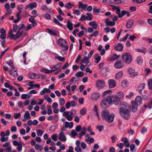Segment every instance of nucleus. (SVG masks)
<instances>
[{
    "mask_svg": "<svg viewBox=\"0 0 152 152\" xmlns=\"http://www.w3.org/2000/svg\"><path fill=\"white\" fill-rule=\"evenodd\" d=\"M130 105L125 102L121 103L120 105L119 112L121 115L125 119H128L130 117Z\"/></svg>",
    "mask_w": 152,
    "mask_h": 152,
    "instance_id": "1",
    "label": "nucleus"
},
{
    "mask_svg": "<svg viewBox=\"0 0 152 152\" xmlns=\"http://www.w3.org/2000/svg\"><path fill=\"white\" fill-rule=\"evenodd\" d=\"M13 31L15 33H17L15 35L14 34L12 33V30H10L9 33V36L11 37L12 39L16 40L19 38V37L22 35L23 32V28L25 27V25L23 24H22V26L20 27L16 24L13 25Z\"/></svg>",
    "mask_w": 152,
    "mask_h": 152,
    "instance_id": "2",
    "label": "nucleus"
},
{
    "mask_svg": "<svg viewBox=\"0 0 152 152\" xmlns=\"http://www.w3.org/2000/svg\"><path fill=\"white\" fill-rule=\"evenodd\" d=\"M101 115L103 120L109 123H111L114 120V115L113 113H110L109 111L107 110H103Z\"/></svg>",
    "mask_w": 152,
    "mask_h": 152,
    "instance_id": "3",
    "label": "nucleus"
},
{
    "mask_svg": "<svg viewBox=\"0 0 152 152\" xmlns=\"http://www.w3.org/2000/svg\"><path fill=\"white\" fill-rule=\"evenodd\" d=\"M112 99L111 96H108L103 99L101 102V106L103 108H106L112 104Z\"/></svg>",
    "mask_w": 152,
    "mask_h": 152,
    "instance_id": "4",
    "label": "nucleus"
},
{
    "mask_svg": "<svg viewBox=\"0 0 152 152\" xmlns=\"http://www.w3.org/2000/svg\"><path fill=\"white\" fill-rule=\"evenodd\" d=\"M77 114V111L75 110H72L68 112L65 111L63 113L64 116L66 117L67 120L69 121H71L73 118V116H74Z\"/></svg>",
    "mask_w": 152,
    "mask_h": 152,
    "instance_id": "5",
    "label": "nucleus"
},
{
    "mask_svg": "<svg viewBox=\"0 0 152 152\" xmlns=\"http://www.w3.org/2000/svg\"><path fill=\"white\" fill-rule=\"evenodd\" d=\"M123 61L126 64L130 63L132 60V57L131 54L128 52L124 53L122 56Z\"/></svg>",
    "mask_w": 152,
    "mask_h": 152,
    "instance_id": "6",
    "label": "nucleus"
},
{
    "mask_svg": "<svg viewBox=\"0 0 152 152\" xmlns=\"http://www.w3.org/2000/svg\"><path fill=\"white\" fill-rule=\"evenodd\" d=\"M101 96V95L100 93L97 92H94L91 94V98L92 100L97 101L100 99Z\"/></svg>",
    "mask_w": 152,
    "mask_h": 152,
    "instance_id": "7",
    "label": "nucleus"
},
{
    "mask_svg": "<svg viewBox=\"0 0 152 152\" xmlns=\"http://www.w3.org/2000/svg\"><path fill=\"white\" fill-rule=\"evenodd\" d=\"M96 87L99 89H101L105 85V82L103 80H98L96 82Z\"/></svg>",
    "mask_w": 152,
    "mask_h": 152,
    "instance_id": "8",
    "label": "nucleus"
},
{
    "mask_svg": "<svg viewBox=\"0 0 152 152\" xmlns=\"http://www.w3.org/2000/svg\"><path fill=\"white\" fill-rule=\"evenodd\" d=\"M111 98L112 99V103H114L115 104H118L120 100V98L118 96H110Z\"/></svg>",
    "mask_w": 152,
    "mask_h": 152,
    "instance_id": "9",
    "label": "nucleus"
},
{
    "mask_svg": "<svg viewBox=\"0 0 152 152\" xmlns=\"http://www.w3.org/2000/svg\"><path fill=\"white\" fill-rule=\"evenodd\" d=\"M123 64L122 62L120 61H115L114 65V66L116 69H120L123 67Z\"/></svg>",
    "mask_w": 152,
    "mask_h": 152,
    "instance_id": "10",
    "label": "nucleus"
},
{
    "mask_svg": "<svg viewBox=\"0 0 152 152\" xmlns=\"http://www.w3.org/2000/svg\"><path fill=\"white\" fill-rule=\"evenodd\" d=\"M132 111L133 112H135L137 109V107L139 104L134 102V101L132 100L131 102Z\"/></svg>",
    "mask_w": 152,
    "mask_h": 152,
    "instance_id": "11",
    "label": "nucleus"
},
{
    "mask_svg": "<svg viewBox=\"0 0 152 152\" xmlns=\"http://www.w3.org/2000/svg\"><path fill=\"white\" fill-rule=\"evenodd\" d=\"M58 44L61 47H64L66 46V41L62 38H60L58 41Z\"/></svg>",
    "mask_w": 152,
    "mask_h": 152,
    "instance_id": "12",
    "label": "nucleus"
},
{
    "mask_svg": "<svg viewBox=\"0 0 152 152\" xmlns=\"http://www.w3.org/2000/svg\"><path fill=\"white\" fill-rule=\"evenodd\" d=\"M58 139L62 142H65L66 138L63 132H60L58 134Z\"/></svg>",
    "mask_w": 152,
    "mask_h": 152,
    "instance_id": "13",
    "label": "nucleus"
},
{
    "mask_svg": "<svg viewBox=\"0 0 152 152\" xmlns=\"http://www.w3.org/2000/svg\"><path fill=\"white\" fill-rule=\"evenodd\" d=\"M17 70V69L15 68V69H10L9 70V74L14 77H17L18 75Z\"/></svg>",
    "mask_w": 152,
    "mask_h": 152,
    "instance_id": "14",
    "label": "nucleus"
},
{
    "mask_svg": "<svg viewBox=\"0 0 152 152\" xmlns=\"http://www.w3.org/2000/svg\"><path fill=\"white\" fill-rule=\"evenodd\" d=\"M109 87L110 88L115 87L116 85V82L113 79H110L108 81Z\"/></svg>",
    "mask_w": 152,
    "mask_h": 152,
    "instance_id": "15",
    "label": "nucleus"
},
{
    "mask_svg": "<svg viewBox=\"0 0 152 152\" xmlns=\"http://www.w3.org/2000/svg\"><path fill=\"white\" fill-rule=\"evenodd\" d=\"M115 49L117 51H121L124 48V45L121 43H119L117 45L115 46Z\"/></svg>",
    "mask_w": 152,
    "mask_h": 152,
    "instance_id": "16",
    "label": "nucleus"
},
{
    "mask_svg": "<svg viewBox=\"0 0 152 152\" xmlns=\"http://www.w3.org/2000/svg\"><path fill=\"white\" fill-rule=\"evenodd\" d=\"M128 71L131 76L134 77L138 75V73L135 72L134 70L132 68H129L128 69Z\"/></svg>",
    "mask_w": 152,
    "mask_h": 152,
    "instance_id": "17",
    "label": "nucleus"
},
{
    "mask_svg": "<svg viewBox=\"0 0 152 152\" xmlns=\"http://www.w3.org/2000/svg\"><path fill=\"white\" fill-rule=\"evenodd\" d=\"M126 14H127L128 16H129V12L128 11L124 10H122L120 14H119V15H118V17L121 18L123 17Z\"/></svg>",
    "mask_w": 152,
    "mask_h": 152,
    "instance_id": "18",
    "label": "nucleus"
},
{
    "mask_svg": "<svg viewBox=\"0 0 152 152\" xmlns=\"http://www.w3.org/2000/svg\"><path fill=\"white\" fill-rule=\"evenodd\" d=\"M135 50L136 52L141 53L144 54H145L147 52L146 49L145 48L137 49Z\"/></svg>",
    "mask_w": 152,
    "mask_h": 152,
    "instance_id": "19",
    "label": "nucleus"
},
{
    "mask_svg": "<svg viewBox=\"0 0 152 152\" xmlns=\"http://www.w3.org/2000/svg\"><path fill=\"white\" fill-rule=\"evenodd\" d=\"M86 142L89 141L90 142H93L94 141V139L93 138L91 137L89 134H87L85 136Z\"/></svg>",
    "mask_w": 152,
    "mask_h": 152,
    "instance_id": "20",
    "label": "nucleus"
},
{
    "mask_svg": "<svg viewBox=\"0 0 152 152\" xmlns=\"http://www.w3.org/2000/svg\"><path fill=\"white\" fill-rule=\"evenodd\" d=\"M73 126V123L72 122H71L69 123L68 122L66 121L65 123V127L67 128L68 127L70 129H72Z\"/></svg>",
    "mask_w": 152,
    "mask_h": 152,
    "instance_id": "21",
    "label": "nucleus"
},
{
    "mask_svg": "<svg viewBox=\"0 0 152 152\" xmlns=\"http://www.w3.org/2000/svg\"><path fill=\"white\" fill-rule=\"evenodd\" d=\"M134 102L140 105L141 104L142 102L141 97L140 96H137L135 98Z\"/></svg>",
    "mask_w": 152,
    "mask_h": 152,
    "instance_id": "22",
    "label": "nucleus"
},
{
    "mask_svg": "<svg viewBox=\"0 0 152 152\" xmlns=\"http://www.w3.org/2000/svg\"><path fill=\"white\" fill-rule=\"evenodd\" d=\"M94 59L95 60V62L96 63H98L100 61L101 57L99 56L98 54H95L94 55Z\"/></svg>",
    "mask_w": 152,
    "mask_h": 152,
    "instance_id": "23",
    "label": "nucleus"
},
{
    "mask_svg": "<svg viewBox=\"0 0 152 152\" xmlns=\"http://www.w3.org/2000/svg\"><path fill=\"white\" fill-rule=\"evenodd\" d=\"M66 25L67 28L70 31H72L73 30V24L69 20H68Z\"/></svg>",
    "mask_w": 152,
    "mask_h": 152,
    "instance_id": "24",
    "label": "nucleus"
},
{
    "mask_svg": "<svg viewBox=\"0 0 152 152\" xmlns=\"http://www.w3.org/2000/svg\"><path fill=\"white\" fill-rule=\"evenodd\" d=\"M48 31V33H50V35L55 36L57 35L58 32L57 30L53 29H49Z\"/></svg>",
    "mask_w": 152,
    "mask_h": 152,
    "instance_id": "25",
    "label": "nucleus"
},
{
    "mask_svg": "<svg viewBox=\"0 0 152 152\" xmlns=\"http://www.w3.org/2000/svg\"><path fill=\"white\" fill-rule=\"evenodd\" d=\"M31 96V94L29 93H28V94H23L21 95V98L23 99H28Z\"/></svg>",
    "mask_w": 152,
    "mask_h": 152,
    "instance_id": "26",
    "label": "nucleus"
},
{
    "mask_svg": "<svg viewBox=\"0 0 152 152\" xmlns=\"http://www.w3.org/2000/svg\"><path fill=\"white\" fill-rule=\"evenodd\" d=\"M143 60L141 56H139L137 57L135 60V62L138 64H141L143 62Z\"/></svg>",
    "mask_w": 152,
    "mask_h": 152,
    "instance_id": "27",
    "label": "nucleus"
},
{
    "mask_svg": "<svg viewBox=\"0 0 152 152\" xmlns=\"http://www.w3.org/2000/svg\"><path fill=\"white\" fill-rule=\"evenodd\" d=\"M145 83H141L138 87L137 89L138 91L139 92H141L145 88Z\"/></svg>",
    "mask_w": 152,
    "mask_h": 152,
    "instance_id": "28",
    "label": "nucleus"
},
{
    "mask_svg": "<svg viewBox=\"0 0 152 152\" xmlns=\"http://www.w3.org/2000/svg\"><path fill=\"white\" fill-rule=\"evenodd\" d=\"M134 23V21L131 20L128 22L127 23L126 26L127 28H131L132 26Z\"/></svg>",
    "mask_w": 152,
    "mask_h": 152,
    "instance_id": "29",
    "label": "nucleus"
},
{
    "mask_svg": "<svg viewBox=\"0 0 152 152\" xmlns=\"http://www.w3.org/2000/svg\"><path fill=\"white\" fill-rule=\"evenodd\" d=\"M69 135L71 137L74 138L78 134L77 133V132L76 131L74 130H72L71 131V132L69 134Z\"/></svg>",
    "mask_w": 152,
    "mask_h": 152,
    "instance_id": "30",
    "label": "nucleus"
},
{
    "mask_svg": "<svg viewBox=\"0 0 152 152\" xmlns=\"http://www.w3.org/2000/svg\"><path fill=\"white\" fill-rule=\"evenodd\" d=\"M123 75V73L122 72H119L116 74L115 76V79L118 80L120 79L122 77Z\"/></svg>",
    "mask_w": 152,
    "mask_h": 152,
    "instance_id": "31",
    "label": "nucleus"
},
{
    "mask_svg": "<svg viewBox=\"0 0 152 152\" xmlns=\"http://www.w3.org/2000/svg\"><path fill=\"white\" fill-rule=\"evenodd\" d=\"M119 57V56H117L116 54H115L112 57L108 58V60L111 61H114L115 59H118Z\"/></svg>",
    "mask_w": 152,
    "mask_h": 152,
    "instance_id": "32",
    "label": "nucleus"
},
{
    "mask_svg": "<svg viewBox=\"0 0 152 152\" xmlns=\"http://www.w3.org/2000/svg\"><path fill=\"white\" fill-rule=\"evenodd\" d=\"M80 143H76L77 146L75 148V151L77 152H81V148L80 146Z\"/></svg>",
    "mask_w": 152,
    "mask_h": 152,
    "instance_id": "33",
    "label": "nucleus"
},
{
    "mask_svg": "<svg viewBox=\"0 0 152 152\" xmlns=\"http://www.w3.org/2000/svg\"><path fill=\"white\" fill-rule=\"evenodd\" d=\"M13 145L15 146H18L17 149L19 151H21L22 149V145L20 143H13Z\"/></svg>",
    "mask_w": 152,
    "mask_h": 152,
    "instance_id": "34",
    "label": "nucleus"
},
{
    "mask_svg": "<svg viewBox=\"0 0 152 152\" xmlns=\"http://www.w3.org/2000/svg\"><path fill=\"white\" fill-rule=\"evenodd\" d=\"M121 85L124 87H127L128 85V83L126 80H124L122 81Z\"/></svg>",
    "mask_w": 152,
    "mask_h": 152,
    "instance_id": "35",
    "label": "nucleus"
},
{
    "mask_svg": "<svg viewBox=\"0 0 152 152\" xmlns=\"http://www.w3.org/2000/svg\"><path fill=\"white\" fill-rule=\"evenodd\" d=\"M87 16H86V19L91 20L92 19L93 15L89 13H86Z\"/></svg>",
    "mask_w": 152,
    "mask_h": 152,
    "instance_id": "36",
    "label": "nucleus"
},
{
    "mask_svg": "<svg viewBox=\"0 0 152 152\" xmlns=\"http://www.w3.org/2000/svg\"><path fill=\"white\" fill-rule=\"evenodd\" d=\"M115 22L113 21H108L106 22V26H113L115 24Z\"/></svg>",
    "mask_w": 152,
    "mask_h": 152,
    "instance_id": "37",
    "label": "nucleus"
},
{
    "mask_svg": "<svg viewBox=\"0 0 152 152\" xmlns=\"http://www.w3.org/2000/svg\"><path fill=\"white\" fill-rule=\"evenodd\" d=\"M28 76L31 79H36V74L34 73L31 72L28 74Z\"/></svg>",
    "mask_w": 152,
    "mask_h": 152,
    "instance_id": "38",
    "label": "nucleus"
},
{
    "mask_svg": "<svg viewBox=\"0 0 152 152\" xmlns=\"http://www.w3.org/2000/svg\"><path fill=\"white\" fill-rule=\"evenodd\" d=\"M74 6V5L71 4L70 3H66L64 6L65 7L68 9H71Z\"/></svg>",
    "mask_w": 152,
    "mask_h": 152,
    "instance_id": "39",
    "label": "nucleus"
},
{
    "mask_svg": "<svg viewBox=\"0 0 152 152\" xmlns=\"http://www.w3.org/2000/svg\"><path fill=\"white\" fill-rule=\"evenodd\" d=\"M29 6H30V9L32 10L37 7V4L36 2H33L32 3H30Z\"/></svg>",
    "mask_w": 152,
    "mask_h": 152,
    "instance_id": "40",
    "label": "nucleus"
},
{
    "mask_svg": "<svg viewBox=\"0 0 152 152\" xmlns=\"http://www.w3.org/2000/svg\"><path fill=\"white\" fill-rule=\"evenodd\" d=\"M83 59V60H81L80 61L82 62V63L84 64L86 63L88 60L89 59L88 57H87L85 56H84Z\"/></svg>",
    "mask_w": 152,
    "mask_h": 152,
    "instance_id": "41",
    "label": "nucleus"
},
{
    "mask_svg": "<svg viewBox=\"0 0 152 152\" xmlns=\"http://www.w3.org/2000/svg\"><path fill=\"white\" fill-rule=\"evenodd\" d=\"M24 118H27V119H30L31 118V117L28 111H27L25 112L24 115Z\"/></svg>",
    "mask_w": 152,
    "mask_h": 152,
    "instance_id": "42",
    "label": "nucleus"
},
{
    "mask_svg": "<svg viewBox=\"0 0 152 152\" xmlns=\"http://www.w3.org/2000/svg\"><path fill=\"white\" fill-rule=\"evenodd\" d=\"M56 59H58L60 61H64V57H62L61 56H60L58 55H56L54 57Z\"/></svg>",
    "mask_w": 152,
    "mask_h": 152,
    "instance_id": "43",
    "label": "nucleus"
},
{
    "mask_svg": "<svg viewBox=\"0 0 152 152\" xmlns=\"http://www.w3.org/2000/svg\"><path fill=\"white\" fill-rule=\"evenodd\" d=\"M75 76L77 77H82L84 75V74L83 72L82 71L78 72L75 74Z\"/></svg>",
    "mask_w": 152,
    "mask_h": 152,
    "instance_id": "44",
    "label": "nucleus"
},
{
    "mask_svg": "<svg viewBox=\"0 0 152 152\" xmlns=\"http://www.w3.org/2000/svg\"><path fill=\"white\" fill-rule=\"evenodd\" d=\"M61 143H56V145L59 147L61 150H65V145H61Z\"/></svg>",
    "mask_w": 152,
    "mask_h": 152,
    "instance_id": "45",
    "label": "nucleus"
},
{
    "mask_svg": "<svg viewBox=\"0 0 152 152\" xmlns=\"http://www.w3.org/2000/svg\"><path fill=\"white\" fill-rule=\"evenodd\" d=\"M41 71L42 72H44L45 73L47 74H49L51 72V70H49L47 69L44 68L41 69Z\"/></svg>",
    "mask_w": 152,
    "mask_h": 152,
    "instance_id": "46",
    "label": "nucleus"
},
{
    "mask_svg": "<svg viewBox=\"0 0 152 152\" xmlns=\"http://www.w3.org/2000/svg\"><path fill=\"white\" fill-rule=\"evenodd\" d=\"M134 95V93L131 92H130L128 95H127L126 96V97L127 99H130Z\"/></svg>",
    "mask_w": 152,
    "mask_h": 152,
    "instance_id": "47",
    "label": "nucleus"
},
{
    "mask_svg": "<svg viewBox=\"0 0 152 152\" xmlns=\"http://www.w3.org/2000/svg\"><path fill=\"white\" fill-rule=\"evenodd\" d=\"M129 34H127L125 36L122 38L121 39L120 41V42H122L124 41L125 42L126 41V40L127 39V38L129 36Z\"/></svg>",
    "mask_w": 152,
    "mask_h": 152,
    "instance_id": "48",
    "label": "nucleus"
},
{
    "mask_svg": "<svg viewBox=\"0 0 152 152\" xmlns=\"http://www.w3.org/2000/svg\"><path fill=\"white\" fill-rule=\"evenodd\" d=\"M65 103V100L63 98H60L59 99V104L60 105H62Z\"/></svg>",
    "mask_w": 152,
    "mask_h": 152,
    "instance_id": "49",
    "label": "nucleus"
},
{
    "mask_svg": "<svg viewBox=\"0 0 152 152\" xmlns=\"http://www.w3.org/2000/svg\"><path fill=\"white\" fill-rule=\"evenodd\" d=\"M110 1L115 4H120L122 2V0H110Z\"/></svg>",
    "mask_w": 152,
    "mask_h": 152,
    "instance_id": "50",
    "label": "nucleus"
},
{
    "mask_svg": "<svg viewBox=\"0 0 152 152\" xmlns=\"http://www.w3.org/2000/svg\"><path fill=\"white\" fill-rule=\"evenodd\" d=\"M7 64L11 67L12 69H15V68L14 67L12 61H9L7 62Z\"/></svg>",
    "mask_w": 152,
    "mask_h": 152,
    "instance_id": "51",
    "label": "nucleus"
},
{
    "mask_svg": "<svg viewBox=\"0 0 152 152\" xmlns=\"http://www.w3.org/2000/svg\"><path fill=\"white\" fill-rule=\"evenodd\" d=\"M51 138L54 141H56L57 140V135L56 134H54L52 135L51 136Z\"/></svg>",
    "mask_w": 152,
    "mask_h": 152,
    "instance_id": "52",
    "label": "nucleus"
},
{
    "mask_svg": "<svg viewBox=\"0 0 152 152\" xmlns=\"http://www.w3.org/2000/svg\"><path fill=\"white\" fill-rule=\"evenodd\" d=\"M42 146L38 144H36L35 145V148L37 150H39L40 151L41 150Z\"/></svg>",
    "mask_w": 152,
    "mask_h": 152,
    "instance_id": "53",
    "label": "nucleus"
},
{
    "mask_svg": "<svg viewBox=\"0 0 152 152\" xmlns=\"http://www.w3.org/2000/svg\"><path fill=\"white\" fill-rule=\"evenodd\" d=\"M21 116V113H16L14 114V117L15 119H17Z\"/></svg>",
    "mask_w": 152,
    "mask_h": 152,
    "instance_id": "54",
    "label": "nucleus"
},
{
    "mask_svg": "<svg viewBox=\"0 0 152 152\" xmlns=\"http://www.w3.org/2000/svg\"><path fill=\"white\" fill-rule=\"evenodd\" d=\"M37 133L38 136H41L43 134L42 131L40 129H38L37 131Z\"/></svg>",
    "mask_w": 152,
    "mask_h": 152,
    "instance_id": "55",
    "label": "nucleus"
},
{
    "mask_svg": "<svg viewBox=\"0 0 152 152\" xmlns=\"http://www.w3.org/2000/svg\"><path fill=\"white\" fill-rule=\"evenodd\" d=\"M8 139V138L6 137H1L0 139V140L1 142H7Z\"/></svg>",
    "mask_w": 152,
    "mask_h": 152,
    "instance_id": "56",
    "label": "nucleus"
},
{
    "mask_svg": "<svg viewBox=\"0 0 152 152\" xmlns=\"http://www.w3.org/2000/svg\"><path fill=\"white\" fill-rule=\"evenodd\" d=\"M17 19L14 20V22L15 23H17L20 20L21 16L20 15H17Z\"/></svg>",
    "mask_w": 152,
    "mask_h": 152,
    "instance_id": "57",
    "label": "nucleus"
},
{
    "mask_svg": "<svg viewBox=\"0 0 152 152\" xmlns=\"http://www.w3.org/2000/svg\"><path fill=\"white\" fill-rule=\"evenodd\" d=\"M81 129V126L80 125H78L75 128V130L76 132H80Z\"/></svg>",
    "mask_w": 152,
    "mask_h": 152,
    "instance_id": "58",
    "label": "nucleus"
},
{
    "mask_svg": "<svg viewBox=\"0 0 152 152\" xmlns=\"http://www.w3.org/2000/svg\"><path fill=\"white\" fill-rule=\"evenodd\" d=\"M148 84L149 86V88L150 89L152 90V80L151 79L148 80Z\"/></svg>",
    "mask_w": 152,
    "mask_h": 152,
    "instance_id": "59",
    "label": "nucleus"
},
{
    "mask_svg": "<svg viewBox=\"0 0 152 152\" xmlns=\"http://www.w3.org/2000/svg\"><path fill=\"white\" fill-rule=\"evenodd\" d=\"M73 14L77 15H79L80 14V11L77 10H73Z\"/></svg>",
    "mask_w": 152,
    "mask_h": 152,
    "instance_id": "60",
    "label": "nucleus"
},
{
    "mask_svg": "<svg viewBox=\"0 0 152 152\" xmlns=\"http://www.w3.org/2000/svg\"><path fill=\"white\" fill-rule=\"evenodd\" d=\"M45 99L48 102L51 103L52 101L49 95L46 96L45 97Z\"/></svg>",
    "mask_w": 152,
    "mask_h": 152,
    "instance_id": "61",
    "label": "nucleus"
},
{
    "mask_svg": "<svg viewBox=\"0 0 152 152\" xmlns=\"http://www.w3.org/2000/svg\"><path fill=\"white\" fill-rule=\"evenodd\" d=\"M80 113L83 115L86 114V110L85 108H83L81 109L80 112Z\"/></svg>",
    "mask_w": 152,
    "mask_h": 152,
    "instance_id": "62",
    "label": "nucleus"
},
{
    "mask_svg": "<svg viewBox=\"0 0 152 152\" xmlns=\"http://www.w3.org/2000/svg\"><path fill=\"white\" fill-rule=\"evenodd\" d=\"M86 133V132L85 131L82 130L80 132L79 134V137L80 138H81L82 137V136L83 135H84Z\"/></svg>",
    "mask_w": 152,
    "mask_h": 152,
    "instance_id": "63",
    "label": "nucleus"
},
{
    "mask_svg": "<svg viewBox=\"0 0 152 152\" xmlns=\"http://www.w3.org/2000/svg\"><path fill=\"white\" fill-rule=\"evenodd\" d=\"M78 80V79L77 78L75 77H72L69 81V82H76Z\"/></svg>",
    "mask_w": 152,
    "mask_h": 152,
    "instance_id": "64",
    "label": "nucleus"
}]
</instances>
